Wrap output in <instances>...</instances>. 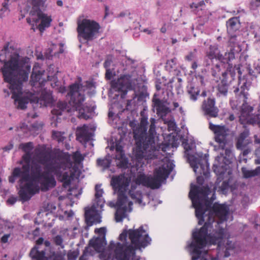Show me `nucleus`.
I'll return each mask as SVG.
<instances>
[{
  "instance_id": "f257e3e1",
  "label": "nucleus",
  "mask_w": 260,
  "mask_h": 260,
  "mask_svg": "<svg viewBox=\"0 0 260 260\" xmlns=\"http://www.w3.org/2000/svg\"><path fill=\"white\" fill-rule=\"evenodd\" d=\"M0 62L4 63L0 72L4 81L10 84L14 105L18 109H25L29 99L22 95V83L28 80L30 73L29 58L20 56L13 47H9L8 43L0 53Z\"/></svg>"
},
{
  "instance_id": "f03ea898",
  "label": "nucleus",
  "mask_w": 260,
  "mask_h": 260,
  "mask_svg": "<svg viewBox=\"0 0 260 260\" xmlns=\"http://www.w3.org/2000/svg\"><path fill=\"white\" fill-rule=\"evenodd\" d=\"M35 157L37 162L32 161L30 168V181L32 182L39 181L44 174L42 172L41 165L45 166V171L53 173L58 181L63 183V186H69L75 174L67 171L73 165L71 160V155L69 152H64L59 149H36Z\"/></svg>"
},
{
  "instance_id": "7ed1b4c3",
  "label": "nucleus",
  "mask_w": 260,
  "mask_h": 260,
  "mask_svg": "<svg viewBox=\"0 0 260 260\" xmlns=\"http://www.w3.org/2000/svg\"><path fill=\"white\" fill-rule=\"evenodd\" d=\"M141 116L140 125L134 129L136 146L133 150V155L139 163H141L143 159L148 162L149 160L157 158L159 150L165 152L168 147L166 144L160 145L155 142L156 119L154 118H150V125L148 133L147 134L148 119L142 113Z\"/></svg>"
},
{
  "instance_id": "20e7f679",
  "label": "nucleus",
  "mask_w": 260,
  "mask_h": 260,
  "mask_svg": "<svg viewBox=\"0 0 260 260\" xmlns=\"http://www.w3.org/2000/svg\"><path fill=\"white\" fill-rule=\"evenodd\" d=\"M127 236L131 242L130 244L127 242L110 243V247L115 248L114 251L116 258L118 260H140V257L136 256V251L147 246L150 243L151 238L143 226L137 229L123 231L119 235V239L121 241H126Z\"/></svg>"
},
{
  "instance_id": "39448f33",
  "label": "nucleus",
  "mask_w": 260,
  "mask_h": 260,
  "mask_svg": "<svg viewBox=\"0 0 260 260\" xmlns=\"http://www.w3.org/2000/svg\"><path fill=\"white\" fill-rule=\"evenodd\" d=\"M219 224L218 222L215 228L208 235H207L206 225L198 231L193 232V241L189 245V247L192 249V260H197L200 258L202 253L201 249L205 247L208 242L210 244L219 245L225 235L224 229L220 227Z\"/></svg>"
},
{
  "instance_id": "423d86ee",
  "label": "nucleus",
  "mask_w": 260,
  "mask_h": 260,
  "mask_svg": "<svg viewBox=\"0 0 260 260\" xmlns=\"http://www.w3.org/2000/svg\"><path fill=\"white\" fill-rule=\"evenodd\" d=\"M29 164H25L22 166V169L19 168H15L12 172L11 176L9 177V181L13 183L16 178L20 177L19 183L20 184L19 196L21 200L26 202L30 199L34 194L39 192L40 188L38 184L30 181L29 170L30 169Z\"/></svg>"
},
{
  "instance_id": "0eeeda50",
  "label": "nucleus",
  "mask_w": 260,
  "mask_h": 260,
  "mask_svg": "<svg viewBox=\"0 0 260 260\" xmlns=\"http://www.w3.org/2000/svg\"><path fill=\"white\" fill-rule=\"evenodd\" d=\"M173 169V163L167 161L155 169L153 177L140 174L137 176L135 182L136 185H142L152 189H157L161 186L162 182L168 177Z\"/></svg>"
},
{
  "instance_id": "6e6552de",
  "label": "nucleus",
  "mask_w": 260,
  "mask_h": 260,
  "mask_svg": "<svg viewBox=\"0 0 260 260\" xmlns=\"http://www.w3.org/2000/svg\"><path fill=\"white\" fill-rule=\"evenodd\" d=\"M211 193V190L208 186L199 187L194 186L189 192V197L192 201V206L195 209V214L197 218L199 219V223H202L203 214L204 213V205L203 200L208 198Z\"/></svg>"
},
{
  "instance_id": "1a4fd4ad",
  "label": "nucleus",
  "mask_w": 260,
  "mask_h": 260,
  "mask_svg": "<svg viewBox=\"0 0 260 260\" xmlns=\"http://www.w3.org/2000/svg\"><path fill=\"white\" fill-rule=\"evenodd\" d=\"M101 26L96 21L84 18L77 21V31L78 37L86 42L96 39L100 34Z\"/></svg>"
},
{
  "instance_id": "9d476101",
  "label": "nucleus",
  "mask_w": 260,
  "mask_h": 260,
  "mask_svg": "<svg viewBox=\"0 0 260 260\" xmlns=\"http://www.w3.org/2000/svg\"><path fill=\"white\" fill-rule=\"evenodd\" d=\"M29 14L31 17L26 18V21L27 23L32 25V29H35L33 27L40 20L41 23L38 26V28L40 31H43L46 27H49L50 26L52 21L51 16H47L41 10L35 12L34 11L30 12Z\"/></svg>"
},
{
  "instance_id": "9b49d317",
  "label": "nucleus",
  "mask_w": 260,
  "mask_h": 260,
  "mask_svg": "<svg viewBox=\"0 0 260 260\" xmlns=\"http://www.w3.org/2000/svg\"><path fill=\"white\" fill-rule=\"evenodd\" d=\"M209 129L214 134V139L222 149H224L226 144V137L229 129L225 125H215L211 122L209 123Z\"/></svg>"
},
{
  "instance_id": "f8f14e48",
  "label": "nucleus",
  "mask_w": 260,
  "mask_h": 260,
  "mask_svg": "<svg viewBox=\"0 0 260 260\" xmlns=\"http://www.w3.org/2000/svg\"><path fill=\"white\" fill-rule=\"evenodd\" d=\"M205 201V205H204V210H205L204 211V213L203 214V217H202V223H199V219H198V224L199 225H202L203 224V226L202 227H204L205 225L206 229L207 230V235H208V231H210V229L212 228V223L215 221V218L214 217V216L213 215L212 213H211V205L212 202L208 200V198H206V199H203V201Z\"/></svg>"
},
{
  "instance_id": "ddd939ff",
  "label": "nucleus",
  "mask_w": 260,
  "mask_h": 260,
  "mask_svg": "<svg viewBox=\"0 0 260 260\" xmlns=\"http://www.w3.org/2000/svg\"><path fill=\"white\" fill-rule=\"evenodd\" d=\"M188 159L193 171L201 175L206 176L209 173V165L206 158L196 157L193 155L188 156Z\"/></svg>"
},
{
  "instance_id": "4468645a",
  "label": "nucleus",
  "mask_w": 260,
  "mask_h": 260,
  "mask_svg": "<svg viewBox=\"0 0 260 260\" xmlns=\"http://www.w3.org/2000/svg\"><path fill=\"white\" fill-rule=\"evenodd\" d=\"M111 86L122 92L121 97H124L126 94L127 90L131 89V76L129 75L121 76L117 80L112 81Z\"/></svg>"
},
{
  "instance_id": "2eb2a0df",
  "label": "nucleus",
  "mask_w": 260,
  "mask_h": 260,
  "mask_svg": "<svg viewBox=\"0 0 260 260\" xmlns=\"http://www.w3.org/2000/svg\"><path fill=\"white\" fill-rule=\"evenodd\" d=\"M131 179L123 176L113 177L111 184L115 190L118 192L124 193L129 185Z\"/></svg>"
},
{
  "instance_id": "dca6fc26",
  "label": "nucleus",
  "mask_w": 260,
  "mask_h": 260,
  "mask_svg": "<svg viewBox=\"0 0 260 260\" xmlns=\"http://www.w3.org/2000/svg\"><path fill=\"white\" fill-rule=\"evenodd\" d=\"M202 109L204 115L210 118H216L218 116L219 109L215 106V100L214 98H208L204 100L202 105Z\"/></svg>"
},
{
  "instance_id": "f3484780",
  "label": "nucleus",
  "mask_w": 260,
  "mask_h": 260,
  "mask_svg": "<svg viewBox=\"0 0 260 260\" xmlns=\"http://www.w3.org/2000/svg\"><path fill=\"white\" fill-rule=\"evenodd\" d=\"M235 68H236V70L237 71L239 77V85H240V88L237 87L236 88L234 92L236 93L239 91H240V94L243 95L244 100V104L247 103V100L248 99V91L249 90V87L250 86L249 84H248L247 80L245 79H241V76L242 75V72L240 70V67L239 64L237 67L235 66Z\"/></svg>"
},
{
  "instance_id": "a211bd4d",
  "label": "nucleus",
  "mask_w": 260,
  "mask_h": 260,
  "mask_svg": "<svg viewBox=\"0 0 260 260\" xmlns=\"http://www.w3.org/2000/svg\"><path fill=\"white\" fill-rule=\"evenodd\" d=\"M80 85L74 83L70 86L69 94L71 96V102L79 106L81 102H84L85 98L84 94L79 92Z\"/></svg>"
},
{
  "instance_id": "6ab92c4d",
  "label": "nucleus",
  "mask_w": 260,
  "mask_h": 260,
  "mask_svg": "<svg viewBox=\"0 0 260 260\" xmlns=\"http://www.w3.org/2000/svg\"><path fill=\"white\" fill-rule=\"evenodd\" d=\"M211 210L214 217L216 216L220 220L223 221L227 219L229 210L225 205L215 203L212 206Z\"/></svg>"
},
{
  "instance_id": "aec40b11",
  "label": "nucleus",
  "mask_w": 260,
  "mask_h": 260,
  "mask_svg": "<svg viewBox=\"0 0 260 260\" xmlns=\"http://www.w3.org/2000/svg\"><path fill=\"white\" fill-rule=\"evenodd\" d=\"M84 102H81L78 106L76 104H73L76 110L79 112V117L84 119H88L90 118L88 114L91 113L94 110V107L89 104L85 103L83 104Z\"/></svg>"
},
{
  "instance_id": "412c9836",
  "label": "nucleus",
  "mask_w": 260,
  "mask_h": 260,
  "mask_svg": "<svg viewBox=\"0 0 260 260\" xmlns=\"http://www.w3.org/2000/svg\"><path fill=\"white\" fill-rule=\"evenodd\" d=\"M51 173L47 171L44 172V174L42 177L43 180L41 182V189L42 191H46L50 188L54 187L56 184V181L53 175H49Z\"/></svg>"
},
{
  "instance_id": "4be33fe9",
  "label": "nucleus",
  "mask_w": 260,
  "mask_h": 260,
  "mask_svg": "<svg viewBox=\"0 0 260 260\" xmlns=\"http://www.w3.org/2000/svg\"><path fill=\"white\" fill-rule=\"evenodd\" d=\"M206 57L211 61L213 59L218 60V62L225 61L223 55L220 53L217 45H210L208 50L206 53Z\"/></svg>"
},
{
  "instance_id": "5701e85b",
  "label": "nucleus",
  "mask_w": 260,
  "mask_h": 260,
  "mask_svg": "<svg viewBox=\"0 0 260 260\" xmlns=\"http://www.w3.org/2000/svg\"><path fill=\"white\" fill-rule=\"evenodd\" d=\"M77 139L80 142H87L91 138V134L88 131V126L84 124L81 127H78L76 131Z\"/></svg>"
},
{
  "instance_id": "b1692460",
  "label": "nucleus",
  "mask_w": 260,
  "mask_h": 260,
  "mask_svg": "<svg viewBox=\"0 0 260 260\" xmlns=\"http://www.w3.org/2000/svg\"><path fill=\"white\" fill-rule=\"evenodd\" d=\"M153 102L154 107L156 110V114L161 118L166 116L168 113L171 112L170 109L165 106L160 99H154Z\"/></svg>"
},
{
  "instance_id": "393cba45",
  "label": "nucleus",
  "mask_w": 260,
  "mask_h": 260,
  "mask_svg": "<svg viewBox=\"0 0 260 260\" xmlns=\"http://www.w3.org/2000/svg\"><path fill=\"white\" fill-rule=\"evenodd\" d=\"M226 25L228 34L236 33L240 27L239 18L238 17L231 18L226 21Z\"/></svg>"
},
{
  "instance_id": "a878e982",
  "label": "nucleus",
  "mask_w": 260,
  "mask_h": 260,
  "mask_svg": "<svg viewBox=\"0 0 260 260\" xmlns=\"http://www.w3.org/2000/svg\"><path fill=\"white\" fill-rule=\"evenodd\" d=\"M29 255L33 259L47 260V257L45 256V252L44 250H38L37 246H35L31 249Z\"/></svg>"
},
{
  "instance_id": "bb28decb",
  "label": "nucleus",
  "mask_w": 260,
  "mask_h": 260,
  "mask_svg": "<svg viewBox=\"0 0 260 260\" xmlns=\"http://www.w3.org/2000/svg\"><path fill=\"white\" fill-rule=\"evenodd\" d=\"M69 108L68 104L64 101H59L57 102L55 107L52 110L51 113L53 115H61L63 112L67 110L69 111L67 108Z\"/></svg>"
},
{
  "instance_id": "cd10ccee",
  "label": "nucleus",
  "mask_w": 260,
  "mask_h": 260,
  "mask_svg": "<svg viewBox=\"0 0 260 260\" xmlns=\"http://www.w3.org/2000/svg\"><path fill=\"white\" fill-rule=\"evenodd\" d=\"M241 171L244 178H249L255 177L260 174V166L257 167L254 170H249L245 167L241 169Z\"/></svg>"
},
{
  "instance_id": "c85d7f7f",
  "label": "nucleus",
  "mask_w": 260,
  "mask_h": 260,
  "mask_svg": "<svg viewBox=\"0 0 260 260\" xmlns=\"http://www.w3.org/2000/svg\"><path fill=\"white\" fill-rule=\"evenodd\" d=\"M39 66L35 65L32 69V74L30 76L31 82L34 84L37 82H40L41 78L43 74L42 71L39 70Z\"/></svg>"
},
{
  "instance_id": "c756f323",
  "label": "nucleus",
  "mask_w": 260,
  "mask_h": 260,
  "mask_svg": "<svg viewBox=\"0 0 260 260\" xmlns=\"http://www.w3.org/2000/svg\"><path fill=\"white\" fill-rule=\"evenodd\" d=\"M89 246H92L96 252H99L103 246V240L100 238L91 239L89 242Z\"/></svg>"
},
{
  "instance_id": "7c9ffc66",
  "label": "nucleus",
  "mask_w": 260,
  "mask_h": 260,
  "mask_svg": "<svg viewBox=\"0 0 260 260\" xmlns=\"http://www.w3.org/2000/svg\"><path fill=\"white\" fill-rule=\"evenodd\" d=\"M187 92L190 95V100L196 101L199 95L200 90L198 87H195L191 84L187 87Z\"/></svg>"
},
{
  "instance_id": "2f4dec72",
  "label": "nucleus",
  "mask_w": 260,
  "mask_h": 260,
  "mask_svg": "<svg viewBox=\"0 0 260 260\" xmlns=\"http://www.w3.org/2000/svg\"><path fill=\"white\" fill-rule=\"evenodd\" d=\"M126 207H118L115 214V219L117 222H121L125 216Z\"/></svg>"
},
{
  "instance_id": "473e14b6",
  "label": "nucleus",
  "mask_w": 260,
  "mask_h": 260,
  "mask_svg": "<svg viewBox=\"0 0 260 260\" xmlns=\"http://www.w3.org/2000/svg\"><path fill=\"white\" fill-rule=\"evenodd\" d=\"M93 210L91 208H85V218L86 224L91 226L94 222Z\"/></svg>"
},
{
  "instance_id": "72a5a7b5",
  "label": "nucleus",
  "mask_w": 260,
  "mask_h": 260,
  "mask_svg": "<svg viewBox=\"0 0 260 260\" xmlns=\"http://www.w3.org/2000/svg\"><path fill=\"white\" fill-rule=\"evenodd\" d=\"M248 135L249 133L246 131H244L240 134L236 144L237 148L241 149H243L244 148V141L248 137Z\"/></svg>"
},
{
  "instance_id": "f704fd0d",
  "label": "nucleus",
  "mask_w": 260,
  "mask_h": 260,
  "mask_svg": "<svg viewBox=\"0 0 260 260\" xmlns=\"http://www.w3.org/2000/svg\"><path fill=\"white\" fill-rule=\"evenodd\" d=\"M129 194L135 202L140 204L142 202V194L140 191H135L132 189L129 190Z\"/></svg>"
},
{
  "instance_id": "c9c22d12",
  "label": "nucleus",
  "mask_w": 260,
  "mask_h": 260,
  "mask_svg": "<svg viewBox=\"0 0 260 260\" xmlns=\"http://www.w3.org/2000/svg\"><path fill=\"white\" fill-rule=\"evenodd\" d=\"M234 79V75L232 73H229L225 71L222 73V78L220 83L223 84L226 83L227 85H230L232 81Z\"/></svg>"
},
{
  "instance_id": "e433bc0d",
  "label": "nucleus",
  "mask_w": 260,
  "mask_h": 260,
  "mask_svg": "<svg viewBox=\"0 0 260 260\" xmlns=\"http://www.w3.org/2000/svg\"><path fill=\"white\" fill-rule=\"evenodd\" d=\"M46 0H31L32 8L30 12H36L41 10L40 7L43 6Z\"/></svg>"
},
{
  "instance_id": "4c0bfd02",
  "label": "nucleus",
  "mask_w": 260,
  "mask_h": 260,
  "mask_svg": "<svg viewBox=\"0 0 260 260\" xmlns=\"http://www.w3.org/2000/svg\"><path fill=\"white\" fill-rule=\"evenodd\" d=\"M222 62H218L215 65H213L211 69V75L217 79L218 78L220 75L221 69L220 66Z\"/></svg>"
},
{
  "instance_id": "58836bf2",
  "label": "nucleus",
  "mask_w": 260,
  "mask_h": 260,
  "mask_svg": "<svg viewBox=\"0 0 260 260\" xmlns=\"http://www.w3.org/2000/svg\"><path fill=\"white\" fill-rule=\"evenodd\" d=\"M72 158L75 164L79 165L83 161L84 156L82 155L80 151H76L73 153Z\"/></svg>"
},
{
  "instance_id": "ea45409f",
  "label": "nucleus",
  "mask_w": 260,
  "mask_h": 260,
  "mask_svg": "<svg viewBox=\"0 0 260 260\" xmlns=\"http://www.w3.org/2000/svg\"><path fill=\"white\" fill-rule=\"evenodd\" d=\"M34 148L32 142H29L25 143H21L19 145V148L25 153H31V151Z\"/></svg>"
},
{
  "instance_id": "a19ab883",
  "label": "nucleus",
  "mask_w": 260,
  "mask_h": 260,
  "mask_svg": "<svg viewBox=\"0 0 260 260\" xmlns=\"http://www.w3.org/2000/svg\"><path fill=\"white\" fill-rule=\"evenodd\" d=\"M64 133L58 131H53L52 137L54 140H56L58 142H62L64 141L66 137L63 136Z\"/></svg>"
},
{
  "instance_id": "79ce46f5",
  "label": "nucleus",
  "mask_w": 260,
  "mask_h": 260,
  "mask_svg": "<svg viewBox=\"0 0 260 260\" xmlns=\"http://www.w3.org/2000/svg\"><path fill=\"white\" fill-rule=\"evenodd\" d=\"M118 197L117 201L118 207H122L127 201V197L124 195V193L118 192Z\"/></svg>"
},
{
  "instance_id": "37998d69",
  "label": "nucleus",
  "mask_w": 260,
  "mask_h": 260,
  "mask_svg": "<svg viewBox=\"0 0 260 260\" xmlns=\"http://www.w3.org/2000/svg\"><path fill=\"white\" fill-rule=\"evenodd\" d=\"M229 85L226 83H219L217 85V89L220 93L223 95H226L228 93Z\"/></svg>"
},
{
  "instance_id": "c03bdc74",
  "label": "nucleus",
  "mask_w": 260,
  "mask_h": 260,
  "mask_svg": "<svg viewBox=\"0 0 260 260\" xmlns=\"http://www.w3.org/2000/svg\"><path fill=\"white\" fill-rule=\"evenodd\" d=\"M184 59L187 61H193L197 59V49H194L193 51L189 52L185 57Z\"/></svg>"
},
{
  "instance_id": "a18cd8bd",
  "label": "nucleus",
  "mask_w": 260,
  "mask_h": 260,
  "mask_svg": "<svg viewBox=\"0 0 260 260\" xmlns=\"http://www.w3.org/2000/svg\"><path fill=\"white\" fill-rule=\"evenodd\" d=\"M223 59H224L225 61H221V62L223 63H229L231 60H233L235 58V54L233 51H230L229 52L225 53L224 55H223Z\"/></svg>"
},
{
  "instance_id": "49530a36",
  "label": "nucleus",
  "mask_w": 260,
  "mask_h": 260,
  "mask_svg": "<svg viewBox=\"0 0 260 260\" xmlns=\"http://www.w3.org/2000/svg\"><path fill=\"white\" fill-rule=\"evenodd\" d=\"M117 159L120 160V161L118 163V166L119 168L122 169H126L128 167V160L125 157V155L124 156H122L121 158H116Z\"/></svg>"
},
{
  "instance_id": "de8ad7c7",
  "label": "nucleus",
  "mask_w": 260,
  "mask_h": 260,
  "mask_svg": "<svg viewBox=\"0 0 260 260\" xmlns=\"http://www.w3.org/2000/svg\"><path fill=\"white\" fill-rule=\"evenodd\" d=\"M229 187V180L224 181L222 182L221 186L219 187V190L222 193L225 194L228 191Z\"/></svg>"
},
{
  "instance_id": "09e8293b",
  "label": "nucleus",
  "mask_w": 260,
  "mask_h": 260,
  "mask_svg": "<svg viewBox=\"0 0 260 260\" xmlns=\"http://www.w3.org/2000/svg\"><path fill=\"white\" fill-rule=\"evenodd\" d=\"M53 241L56 246H59L62 249L64 248V245L63 244V240L60 235H57L54 237L53 239Z\"/></svg>"
},
{
  "instance_id": "8fccbe9b",
  "label": "nucleus",
  "mask_w": 260,
  "mask_h": 260,
  "mask_svg": "<svg viewBox=\"0 0 260 260\" xmlns=\"http://www.w3.org/2000/svg\"><path fill=\"white\" fill-rule=\"evenodd\" d=\"M115 150L117 154L116 155V158H121L125 155L123 150V147L121 145L116 144L115 146Z\"/></svg>"
},
{
  "instance_id": "3c124183",
  "label": "nucleus",
  "mask_w": 260,
  "mask_h": 260,
  "mask_svg": "<svg viewBox=\"0 0 260 260\" xmlns=\"http://www.w3.org/2000/svg\"><path fill=\"white\" fill-rule=\"evenodd\" d=\"M165 123L167 124L168 129L169 132L176 131L177 125L174 120H170L167 121H165Z\"/></svg>"
},
{
  "instance_id": "603ef678",
  "label": "nucleus",
  "mask_w": 260,
  "mask_h": 260,
  "mask_svg": "<svg viewBox=\"0 0 260 260\" xmlns=\"http://www.w3.org/2000/svg\"><path fill=\"white\" fill-rule=\"evenodd\" d=\"M79 254V253L78 250H70L67 254L68 260H75L78 256Z\"/></svg>"
},
{
  "instance_id": "864d4df0",
  "label": "nucleus",
  "mask_w": 260,
  "mask_h": 260,
  "mask_svg": "<svg viewBox=\"0 0 260 260\" xmlns=\"http://www.w3.org/2000/svg\"><path fill=\"white\" fill-rule=\"evenodd\" d=\"M260 7V0H251L250 3V9L252 10H256Z\"/></svg>"
},
{
  "instance_id": "5fc2aeb1",
  "label": "nucleus",
  "mask_w": 260,
  "mask_h": 260,
  "mask_svg": "<svg viewBox=\"0 0 260 260\" xmlns=\"http://www.w3.org/2000/svg\"><path fill=\"white\" fill-rule=\"evenodd\" d=\"M47 260H64V257L60 253H54L50 256L47 257Z\"/></svg>"
},
{
  "instance_id": "6e6d98bb",
  "label": "nucleus",
  "mask_w": 260,
  "mask_h": 260,
  "mask_svg": "<svg viewBox=\"0 0 260 260\" xmlns=\"http://www.w3.org/2000/svg\"><path fill=\"white\" fill-rule=\"evenodd\" d=\"M31 153H25V154L22 156V161L20 162V164H21L22 162H24L25 164H29L31 160Z\"/></svg>"
},
{
  "instance_id": "4d7b16f0",
  "label": "nucleus",
  "mask_w": 260,
  "mask_h": 260,
  "mask_svg": "<svg viewBox=\"0 0 260 260\" xmlns=\"http://www.w3.org/2000/svg\"><path fill=\"white\" fill-rule=\"evenodd\" d=\"M95 198L96 199H99L100 198L103 193V190L101 188V185H96L95 186Z\"/></svg>"
},
{
  "instance_id": "13d9d810",
  "label": "nucleus",
  "mask_w": 260,
  "mask_h": 260,
  "mask_svg": "<svg viewBox=\"0 0 260 260\" xmlns=\"http://www.w3.org/2000/svg\"><path fill=\"white\" fill-rule=\"evenodd\" d=\"M230 36L229 44L232 47H234L237 44V36L236 33L233 34H229Z\"/></svg>"
},
{
  "instance_id": "bf43d9fd",
  "label": "nucleus",
  "mask_w": 260,
  "mask_h": 260,
  "mask_svg": "<svg viewBox=\"0 0 260 260\" xmlns=\"http://www.w3.org/2000/svg\"><path fill=\"white\" fill-rule=\"evenodd\" d=\"M96 162L97 164L100 166L104 168H108L109 167V163L107 159L99 158L97 159Z\"/></svg>"
},
{
  "instance_id": "052dcab7",
  "label": "nucleus",
  "mask_w": 260,
  "mask_h": 260,
  "mask_svg": "<svg viewBox=\"0 0 260 260\" xmlns=\"http://www.w3.org/2000/svg\"><path fill=\"white\" fill-rule=\"evenodd\" d=\"M42 98L44 100L48 102H50L52 100L51 94L48 92H43L42 93Z\"/></svg>"
},
{
  "instance_id": "680f3d73",
  "label": "nucleus",
  "mask_w": 260,
  "mask_h": 260,
  "mask_svg": "<svg viewBox=\"0 0 260 260\" xmlns=\"http://www.w3.org/2000/svg\"><path fill=\"white\" fill-rule=\"evenodd\" d=\"M113 77V73L110 69H107L105 73V79L107 80H110Z\"/></svg>"
},
{
  "instance_id": "e2e57ef3",
  "label": "nucleus",
  "mask_w": 260,
  "mask_h": 260,
  "mask_svg": "<svg viewBox=\"0 0 260 260\" xmlns=\"http://www.w3.org/2000/svg\"><path fill=\"white\" fill-rule=\"evenodd\" d=\"M89 248H85L83 251L82 255L79 257V260H87L88 255L87 254V252H88Z\"/></svg>"
},
{
  "instance_id": "0e129e2a",
  "label": "nucleus",
  "mask_w": 260,
  "mask_h": 260,
  "mask_svg": "<svg viewBox=\"0 0 260 260\" xmlns=\"http://www.w3.org/2000/svg\"><path fill=\"white\" fill-rule=\"evenodd\" d=\"M85 248H89L88 249V252H87V254L88 255V256L89 255H93L95 253V250H94V249L92 247V246H88L87 247H85Z\"/></svg>"
},
{
  "instance_id": "69168bd1",
  "label": "nucleus",
  "mask_w": 260,
  "mask_h": 260,
  "mask_svg": "<svg viewBox=\"0 0 260 260\" xmlns=\"http://www.w3.org/2000/svg\"><path fill=\"white\" fill-rule=\"evenodd\" d=\"M10 237L9 234H5L4 235L1 239V242L3 243H6L8 241L9 238Z\"/></svg>"
},
{
  "instance_id": "338daca9",
  "label": "nucleus",
  "mask_w": 260,
  "mask_h": 260,
  "mask_svg": "<svg viewBox=\"0 0 260 260\" xmlns=\"http://www.w3.org/2000/svg\"><path fill=\"white\" fill-rule=\"evenodd\" d=\"M184 148L185 150V153L186 155H188V152L191 149V146L187 143L184 144Z\"/></svg>"
},
{
  "instance_id": "774afa93",
  "label": "nucleus",
  "mask_w": 260,
  "mask_h": 260,
  "mask_svg": "<svg viewBox=\"0 0 260 260\" xmlns=\"http://www.w3.org/2000/svg\"><path fill=\"white\" fill-rule=\"evenodd\" d=\"M198 61L196 59V60H194L192 62L191 66V68L193 70H196L198 68Z\"/></svg>"
}]
</instances>
